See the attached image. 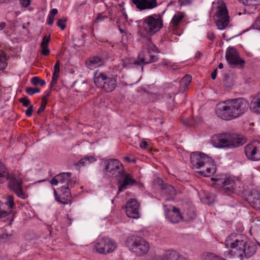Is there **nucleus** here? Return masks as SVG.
Wrapping results in <instances>:
<instances>
[{
	"instance_id": "obj_1",
	"label": "nucleus",
	"mask_w": 260,
	"mask_h": 260,
	"mask_svg": "<svg viewBox=\"0 0 260 260\" xmlns=\"http://www.w3.org/2000/svg\"><path fill=\"white\" fill-rule=\"evenodd\" d=\"M249 102L243 98L218 103L215 108L217 116L225 120H231L242 115L247 110Z\"/></svg>"
},
{
	"instance_id": "obj_2",
	"label": "nucleus",
	"mask_w": 260,
	"mask_h": 260,
	"mask_svg": "<svg viewBox=\"0 0 260 260\" xmlns=\"http://www.w3.org/2000/svg\"><path fill=\"white\" fill-rule=\"evenodd\" d=\"M225 247L241 258L249 257L252 256L256 249L255 245L248 242L245 237H236L234 235L228 237L225 241Z\"/></svg>"
},
{
	"instance_id": "obj_3",
	"label": "nucleus",
	"mask_w": 260,
	"mask_h": 260,
	"mask_svg": "<svg viewBox=\"0 0 260 260\" xmlns=\"http://www.w3.org/2000/svg\"><path fill=\"white\" fill-rule=\"evenodd\" d=\"M192 167L196 169L205 168L198 172L205 177H210L216 172V166L212 158L203 153L194 152L190 155Z\"/></svg>"
},
{
	"instance_id": "obj_4",
	"label": "nucleus",
	"mask_w": 260,
	"mask_h": 260,
	"mask_svg": "<svg viewBox=\"0 0 260 260\" xmlns=\"http://www.w3.org/2000/svg\"><path fill=\"white\" fill-rule=\"evenodd\" d=\"M213 146L217 148H234L246 143L244 136L234 134H222L214 135L211 139Z\"/></svg>"
},
{
	"instance_id": "obj_5",
	"label": "nucleus",
	"mask_w": 260,
	"mask_h": 260,
	"mask_svg": "<svg viewBox=\"0 0 260 260\" xmlns=\"http://www.w3.org/2000/svg\"><path fill=\"white\" fill-rule=\"evenodd\" d=\"M94 82L98 87L106 92L114 91L117 87L116 78L104 72L95 73Z\"/></svg>"
},
{
	"instance_id": "obj_6",
	"label": "nucleus",
	"mask_w": 260,
	"mask_h": 260,
	"mask_svg": "<svg viewBox=\"0 0 260 260\" xmlns=\"http://www.w3.org/2000/svg\"><path fill=\"white\" fill-rule=\"evenodd\" d=\"M162 21L158 15L149 16L144 20L143 27L146 33L152 35L162 27Z\"/></svg>"
},
{
	"instance_id": "obj_7",
	"label": "nucleus",
	"mask_w": 260,
	"mask_h": 260,
	"mask_svg": "<svg viewBox=\"0 0 260 260\" xmlns=\"http://www.w3.org/2000/svg\"><path fill=\"white\" fill-rule=\"evenodd\" d=\"M117 246V243L108 237L99 239L94 245L97 252L103 254L112 252L116 248Z\"/></svg>"
},
{
	"instance_id": "obj_8",
	"label": "nucleus",
	"mask_w": 260,
	"mask_h": 260,
	"mask_svg": "<svg viewBox=\"0 0 260 260\" xmlns=\"http://www.w3.org/2000/svg\"><path fill=\"white\" fill-rule=\"evenodd\" d=\"M127 246L130 250H133L139 255L146 254L149 250V244L142 238H136L134 239H128Z\"/></svg>"
},
{
	"instance_id": "obj_9",
	"label": "nucleus",
	"mask_w": 260,
	"mask_h": 260,
	"mask_svg": "<svg viewBox=\"0 0 260 260\" xmlns=\"http://www.w3.org/2000/svg\"><path fill=\"white\" fill-rule=\"evenodd\" d=\"M105 171L116 178H119L124 173L122 164L117 159H108L103 162Z\"/></svg>"
},
{
	"instance_id": "obj_10",
	"label": "nucleus",
	"mask_w": 260,
	"mask_h": 260,
	"mask_svg": "<svg viewBox=\"0 0 260 260\" xmlns=\"http://www.w3.org/2000/svg\"><path fill=\"white\" fill-rule=\"evenodd\" d=\"M216 25L219 29H224L229 24V16L224 3H221L217 7L216 13Z\"/></svg>"
},
{
	"instance_id": "obj_11",
	"label": "nucleus",
	"mask_w": 260,
	"mask_h": 260,
	"mask_svg": "<svg viewBox=\"0 0 260 260\" xmlns=\"http://www.w3.org/2000/svg\"><path fill=\"white\" fill-rule=\"evenodd\" d=\"M125 212L129 218L138 219L140 217V204L135 199H129L127 202Z\"/></svg>"
},
{
	"instance_id": "obj_12",
	"label": "nucleus",
	"mask_w": 260,
	"mask_h": 260,
	"mask_svg": "<svg viewBox=\"0 0 260 260\" xmlns=\"http://www.w3.org/2000/svg\"><path fill=\"white\" fill-rule=\"evenodd\" d=\"M245 153L247 157L252 161L260 160V143L249 144L245 147Z\"/></svg>"
},
{
	"instance_id": "obj_13",
	"label": "nucleus",
	"mask_w": 260,
	"mask_h": 260,
	"mask_svg": "<svg viewBox=\"0 0 260 260\" xmlns=\"http://www.w3.org/2000/svg\"><path fill=\"white\" fill-rule=\"evenodd\" d=\"M225 58L229 64L231 66H242L245 61L241 59L237 50L233 47H229L226 53Z\"/></svg>"
},
{
	"instance_id": "obj_14",
	"label": "nucleus",
	"mask_w": 260,
	"mask_h": 260,
	"mask_svg": "<svg viewBox=\"0 0 260 260\" xmlns=\"http://www.w3.org/2000/svg\"><path fill=\"white\" fill-rule=\"evenodd\" d=\"M60 192L63 196L64 194L66 195V198L60 197V196H58L56 189H54V194L56 201L63 205H71L72 203V197L71 194L70 189L68 186L64 187L62 186L60 188Z\"/></svg>"
},
{
	"instance_id": "obj_15",
	"label": "nucleus",
	"mask_w": 260,
	"mask_h": 260,
	"mask_svg": "<svg viewBox=\"0 0 260 260\" xmlns=\"http://www.w3.org/2000/svg\"><path fill=\"white\" fill-rule=\"evenodd\" d=\"M158 60L157 56L152 55L149 52L142 51L138 54V59L136 60V64L137 65L146 64L156 62Z\"/></svg>"
},
{
	"instance_id": "obj_16",
	"label": "nucleus",
	"mask_w": 260,
	"mask_h": 260,
	"mask_svg": "<svg viewBox=\"0 0 260 260\" xmlns=\"http://www.w3.org/2000/svg\"><path fill=\"white\" fill-rule=\"evenodd\" d=\"M9 186L19 197L21 199L25 198V196L22 191V180L20 178L11 177L9 179Z\"/></svg>"
},
{
	"instance_id": "obj_17",
	"label": "nucleus",
	"mask_w": 260,
	"mask_h": 260,
	"mask_svg": "<svg viewBox=\"0 0 260 260\" xmlns=\"http://www.w3.org/2000/svg\"><path fill=\"white\" fill-rule=\"evenodd\" d=\"M14 205L13 196H9L7 199V202L0 203V216L5 217L11 212Z\"/></svg>"
},
{
	"instance_id": "obj_18",
	"label": "nucleus",
	"mask_w": 260,
	"mask_h": 260,
	"mask_svg": "<svg viewBox=\"0 0 260 260\" xmlns=\"http://www.w3.org/2000/svg\"><path fill=\"white\" fill-rule=\"evenodd\" d=\"M165 215L166 218L173 223H178L183 218L179 210L176 207H173L172 209H167Z\"/></svg>"
},
{
	"instance_id": "obj_19",
	"label": "nucleus",
	"mask_w": 260,
	"mask_h": 260,
	"mask_svg": "<svg viewBox=\"0 0 260 260\" xmlns=\"http://www.w3.org/2000/svg\"><path fill=\"white\" fill-rule=\"evenodd\" d=\"M133 3L140 10L152 9L157 5L156 0H132Z\"/></svg>"
},
{
	"instance_id": "obj_20",
	"label": "nucleus",
	"mask_w": 260,
	"mask_h": 260,
	"mask_svg": "<svg viewBox=\"0 0 260 260\" xmlns=\"http://www.w3.org/2000/svg\"><path fill=\"white\" fill-rule=\"evenodd\" d=\"M121 176L123 177V183L119 186L118 193L126 189L128 186H132L137 184V181L133 178L131 174L126 173L124 172Z\"/></svg>"
},
{
	"instance_id": "obj_21",
	"label": "nucleus",
	"mask_w": 260,
	"mask_h": 260,
	"mask_svg": "<svg viewBox=\"0 0 260 260\" xmlns=\"http://www.w3.org/2000/svg\"><path fill=\"white\" fill-rule=\"evenodd\" d=\"M71 173L70 172L67 173H60L59 174L55 176L51 179L50 183L52 185H57L58 183L60 184H67V181L71 177Z\"/></svg>"
},
{
	"instance_id": "obj_22",
	"label": "nucleus",
	"mask_w": 260,
	"mask_h": 260,
	"mask_svg": "<svg viewBox=\"0 0 260 260\" xmlns=\"http://www.w3.org/2000/svg\"><path fill=\"white\" fill-rule=\"evenodd\" d=\"M104 63V60L98 56H92L89 58L86 61V67L90 70L100 67Z\"/></svg>"
},
{
	"instance_id": "obj_23",
	"label": "nucleus",
	"mask_w": 260,
	"mask_h": 260,
	"mask_svg": "<svg viewBox=\"0 0 260 260\" xmlns=\"http://www.w3.org/2000/svg\"><path fill=\"white\" fill-rule=\"evenodd\" d=\"M250 109L253 112L260 113V91L257 93L251 101Z\"/></svg>"
},
{
	"instance_id": "obj_24",
	"label": "nucleus",
	"mask_w": 260,
	"mask_h": 260,
	"mask_svg": "<svg viewBox=\"0 0 260 260\" xmlns=\"http://www.w3.org/2000/svg\"><path fill=\"white\" fill-rule=\"evenodd\" d=\"M185 16L184 13L182 12H177L173 17L171 20V24L172 26L175 28H177L180 25V23L182 21V19Z\"/></svg>"
},
{
	"instance_id": "obj_25",
	"label": "nucleus",
	"mask_w": 260,
	"mask_h": 260,
	"mask_svg": "<svg viewBox=\"0 0 260 260\" xmlns=\"http://www.w3.org/2000/svg\"><path fill=\"white\" fill-rule=\"evenodd\" d=\"M2 233L0 234V237L7 241H10L13 239L14 235L13 232L10 230L9 226H7L6 228L1 230Z\"/></svg>"
},
{
	"instance_id": "obj_26",
	"label": "nucleus",
	"mask_w": 260,
	"mask_h": 260,
	"mask_svg": "<svg viewBox=\"0 0 260 260\" xmlns=\"http://www.w3.org/2000/svg\"><path fill=\"white\" fill-rule=\"evenodd\" d=\"M60 73V62L59 60H57L54 66V72L52 75V81L51 82V86L52 87L55 85L58 81Z\"/></svg>"
},
{
	"instance_id": "obj_27",
	"label": "nucleus",
	"mask_w": 260,
	"mask_h": 260,
	"mask_svg": "<svg viewBox=\"0 0 260 260\" xmlns=\"http://www.w3.org/2000/svg\"><path fill=\"white\" fill-rule=\"evenodd\" d=\"M222 182V191L225 192H233L234 190V183L229 179H225Z\"/></svg>"
},
{
	"instance_id": "obj_28",
	"label": "nucleus",
	"mask_w": 260,
	"mask_h": 260,
	"mask_svg": "<svg viewBox=\"0 0 260 260\" xmlns=\"http://www.w3.org/2000/svg\"><path fill=\"white\" fill-rule=\"evenodd\" d=\"M9 178V173L5 165L0 161V183H2Z\"/></svg>"
},
{
	"instance_id": "obj_29",
	"label": "nucleus",
	"mask_w": 260,
	"mask_h": 260,
	"mask_svg": "<svg viewBox=\"0 0 260 260\" xmlns=\"http://www.w3.org/2000/svg\"><path fill=\"white\" fill-rule=\"evenodd\" d=\"M96 161V158L92 156H87L81 159L77 163V166L82 167L87 165Z\"/></svg>"
},
{
	"instance_id": "obj_30",
	"label": "nucleus",
	"mask_w": 260,
	"mask_h": 260,
	"mask_svg": "<svg viewBox=\"0 0 260 260\" xmlns=\"http://www.w3.org/2000/svg\"><path fill=\"white\" fill-rule=\"evenodd\" d=\"M192 80V77L189 75H186L181 80L180 83L183 89H185L189 84Z\"/></svg>"
},
{
	"instance_id": "obj_31",
	"label": "nucleus",
	"mask_w": 260,
	"mask_h": 260,
	"mask_svg": "<svg viewBox=\"0 0 260 260\" xmlns=\"http://www.w3.org/2000/svg\"><path fill=\"white\" fill-rule=\"evenodd\" d=\"M122 66L123 67L129 68L133 64H136V60L130 58H125L122 59Z\"/></svg>"
},
{
	"instance_id": "obj_32",
	"label": "nucleus",
	"mask_w": 260,
	"mask_h": 260,
	"mask_svg": "<svg viewBox=\"0 0 260 260\" xmlns=\"http://www.w3.org/2000/svg\"><path fill=\"white\" fill-rule=\"evenodd\" d=\"M7 64L6 59L3 52L0 51V70H3L6 68Z\"/></svg>"
},
{
	"instance_id": "obj_33",
	"label": "nucleus",
	"mask_w": 260,
	"mask_h": 260,
	"mask_svg": "<svg viewBox=\"0 0 260 260\" xmlns=\"http://www.w3.org/2000/svg\"><path fill=\"white\" fill-rule=\"evenodd\" d=\"M31 82L34 85L40 84L41 86H43L46 83V82L44 80L41 79L37 76L33 77L31 79Z\"/></svg>"
},
{
	"instance_id": "obj_34",
	"label": "nucleus",
	"mask_w": 260,
	"mask_h": 260,
	"mask_svg": "<svg viewBox=\"0 0 260 260\" xmlns=\"http://www.w3.org/2000/svg\"><path fill=\"white\" fill-rule=\"evenodd\" d=\"M245 5L257 6L260 4V0H239Z\"/></svg>"
},
{
	"instance_id": "obj_35",
	"label": "nucleus",
	"mask_w": 260,
	"mask_h": 260,
	"mask_svg": "<svg viewBox=\"0 0 260 260\" xmlns=\"http://www.w3.org/2000/svg\"><path fill=\"white\" fill-rule=\"evenodd\" d=\"M25 91L28 94L30 95H32L36 93L39 92L40 91V90L39 88L37 87L32 88L27 87L25 88Z\"/></svg>"
},
{
	"instance_id": "obj_36",
	"label": "nucleus",
	"mask_w": 260,
	"mask_h": 260,
	"mask_svg": "<svg viewBox=\"0 0 260 260\" xmlns=\"http://www.w3.org/2000/svg\"><path fill=\"white\" fill-rule=\"evenodd\" d=\"M67 21L66 18L59 19L57 23V25L60 28L61 30H63L65 29L66 27V22Z\"/></svg>"
},
{
	"instance_id": "obj_37",
	"label": "nucleus",
	"mask_w": 260,
	"mask_h": 260,
	"mask_svg": "<svg viewBox=\"0 0 260 260\" xmlns=\"http://www.w3.org/2000/svg\"><path fill=\"white\" fill-rule=\"evenodd\" d=\"M50 40V36H45L43 37L42 42H41V47L48 46V43H49Z\"/></svg>"
},
{
	"instance_id": "obj_38",
	"label": "nucleus",
	"mask_w": 260,
	"mask_h": 260,
	"mask_svg": "<svg viewBox=\"0 0 260 260\" xmlns=\"http://www.w3.org/2000/svg\"><path fill=\"white\" fill-rule=\"evenodd\" d=\"M19 101L24 107L28 106L30 103L29 100L26 98H21L20 99Z\"/></svg>"
},
{
	"instance_id": "obj_39",
	"label": "nucleus",
	"mask_w": 260,
	"mask_h": 260,
	"mask_svg": "<svg viewBox=\"0 0 260 260\" xmlns=\"http://www.w3.org/2000/svg\"><path fill=\"white\" fill-rule=\"evenodd\" d=\"M207 37L211 41H214L216 40V36L214 33L212 31H209L207 32Z\"/></svg>"
},
{
	"instance_id": "obj_40",
	"label": "nucleus",
	"mask_w": 260,
	"mask_h": 260,
	"mask_svg": "<svg viewBox=\"0 0 260 260\" xmlns=\"http://www.w3.org/2000/svg\"><path fill=\"white\" fill-rule=\"evenodd\" d=\"M33 105H30L28 108L27 109L25 114L28 117H30L32 115V113L33 111Z\"/></svg>"
},
{
	"instance_id": "obj_41",
	"label": "nucleus",
	"mask_w": 260,
	"mask_h": 260,
	"mask_svg": "<svg viewBox=\"0 0 260 260\" xmlns=\"http://www.w3.org/2000/svg\"><path fill=\"white\" fill-rule=\"evenodd\" d=\"M41 47L42 48V51H41L42 54L46 56L49 54L50 50L48 48V46H45V47L44 46V47Z\"/></svg>"
},
{
	"instance_id": "obj_42",
	"label": "nucleus",
	"mask_w": 260,
	"mask_h": 260,
	"mask_svg": "<svg viewBox=\"0 0 260 260\" xmlns=\"http://www.w3.org/2000/svg\"><path fill=\"white\" fill-rule=\"evenodd\" d=\"M76 183V181L73 179H70V178L69 179V180L67 181V184L63 185L64 187L65 186H68L69 188V186L71 187H73Z\"/></svg>"
},
{
	"instance_id": "obj_43",
	"label": "nucleus",
	"mask_w": 260,
	"mask_h": 260,
	"mask_svg": "<svg viewBox=\"0 0 260 260\" xmlns=\"http://www.w3.org/2000/svg\"><path fill=\"white\" fill-rule=\"evenodd\" d=\"M106 18H107V16L102 15L101 14H99L97 16L96 21L97 23L100 22Z\"/></svg>"
},
{
	"instance_id": "obj_44",
	"label": "nucleus",
	"mask_w": 260,
	"mask_h": 260,
	"mask_svg": "<svg viewBox=\"0 0 260 260\" xmlns=\"http://www.w3.org/2000/svg\"><path fill=\"white\" fill-rule=\"evenodd\" d=\"M168 189H169L170 192L169 193L170 195H175L176 193V192L174 188V187L171 185L168 186Z\"/></svg>"
},
{
	"instance_id": "obj_45",
	"label": "nucleus",
	"mask_w": 260,
	"mask_h": 260,
	"mask_svg": "<svg viewBox=\"0 0 260 260\" xmlns=\"http://www.w3.org/2000/svg\"><path fill=\"white\" fill-rule=\"evenodd\" d=\"M192 0H178V2L181 6L186 5L190 4Z\"/></svg>"
},
{
	"instance_id": "obj_46",
	"label": "nucleus",
	"mask_w": 260,
	"mask_h": 260,
	"mask_svg": "<svg viewBox=\"0 0 260 260\" xmlns=\"http://www.w3.org/2000/svg\"><path fill=\"white\" fill-rule=\"evenodd\" d=\"M46 106V104H44V103H41V106L39 108V109H38V110L37 111V113L38 114H40L42 112H43L44 111L45 109Z\"/></svg>"
},
{
	"instance_id": "obj_47",
	"label": "nucleus",
	"mask_w": 260,
	"mask_h": 260,
	"mask_svg": "<svg viewBox=\"0 0 260 260\" xmlns=\"http://www.w3.org/2000/svg\"><path fill=\"white\" fill-rule=\"evenodd\" d=\"M148 41L150 49L153 51L157 52V48L151 42L150 39H148Z\"/></svg>"
},
{
	"instance_id": "obj_48",
	"label": "nucleus",
	"mask_w": 260,
	"mask_h": 260,
	"mask_svg": "<svg viewBox=\"0 0 260 260\" xmlns=\"http://www.w3.org/2000/svg\"><path fill=\"white\" fill-rule=\"evenodd\" d=\"M20 3L23 6L26 7L30 4V0H20Z\"/></svg>"
},
{
	"instance_id": "obj_49",
	"label": "nucleus",
	"mask_w": 260,
	"mask_h": 260,
	"mask_svg": "<svg viewBox=\"0 0 260 260\" xmlns=\"http://www.w3.org/2000/svg\"><path fill=\"white\" fill-rule=\"evenodd\" d=\"M158 65H162L163 66H171V62L168 60H163L161 63H159Z\"/></svg>"
},
{
	"instance_id": "obj_50",
	"label": "nucleus",
	"mask_w": 260,
	"mask_h": 260,
	"mask_svg": "<svg viewBox=\"0 0 260 260\" xmlns=\"http://www.w3.org/2000/svg\"><path fill=\"white\" fill-rule=\"evenodd\" d=\"M54 18V17L49 15L47 19V23L49 25H51L53 23Z\"/></svg>"
},
{
	"instance_id": "obj_51",
	"label": "nucleus",
	"mask_w": 260,
	"mask_h": 260,
	"mask_svg": "<svg viewBox=\"0 0 260 260\" xmlns=\"http://www.w3.org/2000/svg\"><path fill=\"white\" fill-rule=\"evenodd\" d=\"M57 13H58L57 9L54 8L51 10V11L50 12V15L52 16L53 17H54L55 15L57 14Z\"/></svg>"
},
{
	"instance_id": "obj_52",
	"label": "nucleus",
	"mask_w": 260,
	"mask_h": 260,
	"mask_svg": "<svg viewBox=\"0 0 260 260\" xmlns=\"http://www.w3.org/2000/svg\"><path fill=\"white\" fill-rule=\"evenodd\" d=\"M147 142H146L145 141H142L140 144V147L142 149H146L147 148Z\"/></svg>"
},
{
	"instance_id": "obj_53",
	"label": "nucleus",
	"mask_w": 260,
	"mask_h": 260,
	"mask_svg": "<svg viewBox=\"0 0 260 260\" xmlns=\"http://www.w3.org/2000/svg\"><path fill=\"white\" fill-rule=\"evenodd\" d=\"M217 69H215L211 74V78L212 79H215L217 76Z\"/></svg>"
},
{
	"instance_id": "obj_54",
	"label": "nucleus",
	"mask_w": 260,
	"mask_h": 260,
	"mask_svg": "<svg viewBox=\"0 0 260 260\" xmlns=\"http://www.w3.org/2000/svg\"><path fill=\"white\" fill-rule=\"evenodd\" d=\"M49 96V94H47L45 96H44L43 98H42V103H44V104H46L47 105V96Z\"/></svg>"
},
{
	"instance_id": "obj_55",
	"label": "nucleus",
	"mask_w": 260,
	"mask_h": 260,
	"mask_svg": "<svg viewBox=\"0 0 260 260\" xmlns=\"http://www.w3.org/2000/svg\"><path fill=\"white\" fill-rule=\"evenodd\" d=\"M6 26V24L5 22H1L0 23V30H3L5 27Z\"/></svg>"
},
{
	"instance_id": "obj_56",
	"label": "nucleus",
	"mask_w": 260,
	"mask_h": 260,
	"mask_svg": "<svg viewBox=\"0 0 260 260\" xmlns=\"http://www.w3.org/2000/svg\"><path fill=\"white\" fill-rule=\"evenodd\" d=\"M201 55V53L200 52H197L196 54V58H199Z\"/></svg>"
},
{
	"instance_id": "obj_57",
	"label": "nucleus",
	"mask_w": 260,
	"mask_h": 260,
	"mask_svg": "<svg viewBox=\"0 0 260 260\" xmlns=\"http://www.w3.org/2000/svg\"><path fill=\"white\" fill-rule=\"evenodd\" d=\"M218 68L220 69H222L223 68V64L222 63H220L218 65Z\"/></svg>"
},
{
	"instance_id": "obj_58",
	"label": "nucleus",
	"mask_w": 260,
	"mask_h": 260,
	"mask_svg": "<svg viewBox=\"0 0 260 260\" xmlns=\"http://www.w3.org/2000/svg\"><path fill=\"white\" fill-rule=\"evenodd\" d=\"M183 123H184V124L186 126H189L191 124H190L189 122H186V121H183Z\"/></svg>"
},
{
	"instance_id": "obj_59",
	"label": "nucleus",
	"mask_w": 260,
	"mask_h": 260,
	"mask_svg": "<svg viewBox=\"0 0 260 260\" xmlns=\"http://www.w3.org/2000/svg\"><path fill=\"white\" fill-rule=\"evenodd\" d=\"M215 260H225V259H224V258H221V257H219V258H217V259H216Z\"/></svg>"
},
{
	"instance_id": "obj_60",
	"label": "nucleus",
	"mask_w": 260,
	"mask_h": 260,
	"mask_svg": "<svg viewBox=\"0 0 260 260\" xmlns=\"http://www.w3.org/2000/svg\"><path fill=\"white\" fill-rule=\"evenodd\" d=\"M193 216H194V214H190V215H189V218H193Z\"/></svg>"
},
{
	"instance_id": "obj_61",
	"label": "nucleus",
	"mask_w": 260,
	"mask_h": 260,
	"mask_svg": "<svg viewBox=\"0 0 260 260\" xmlns=\"http://www.w3.org/2000/svg\"><path fill=\"white\" fill-rule=\"evenodd\" d=\"M218 179H215L214 178H211V180H215V181H217Z\"/></svg>"
},
{
	"instance_id": "obj_62",
	"label": "nucleus",
	"mask_w": 260,
	"mask_h": 260,
	"mask_svg": "<svg viewBox=\"0 0 260 260\" xmlns=\"http://www.w3.org/2000/svg\"><path fill=\"white\" fill-rule=\"evenodd\" d=\"M60 197H64V198H66V195H62V194H61V195L60 196Z\"/></svg>"
},
{
	"instance_id": "obj_63",
	"label": "nucleus",
	"mask_w": 260,
	"mask_h": 260,
	"mask_svg": "<svg viewBox=\"0 0 260 260\" xmlns=\"http://www.w3.org/2000/svg\"><path fill=\"white\" fill-rule=\"evenodd\" d=\"M125 159H128V161H130V160H129V158H128V157H125Z\"/></svg>"
}]
</instances>
